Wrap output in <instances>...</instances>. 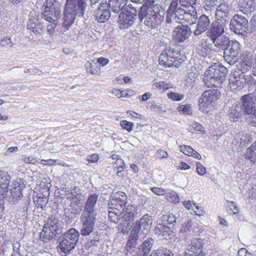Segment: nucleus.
Here are the masks:
<instances>
[{
	"label": "nucleus",
	"instance_id": "obj_1",
	"mask_svg": "<svg viewBox=\"0 0 256 256\" xmlns=\"http://www.w3.org/2000/svg\"><path fill=\"white\" fill-rule=\"evenodd\" d=\"M196 2V0H172L167 10L166 22L194 23L198 18L192 4Z\"/></svg>",
	"mask_w": 256,
	"mask_h": 256
},
{
	"label": "nucleus",
	"instance_id": "obj_2",
	"mask_svg": "<svg viewBox=\"0 0 256 256\" xmlns=\"http://www.w3.org/2000/svg\"><path fill=\"white\" fill-rule=\"evenodd\" d=\"M138 8L140 9V18L149 28H156L164 18V11L160 12L158 7L154 6L150 2L143 4Z\"/></svg>",
	"mask_w": 256,
	"mask_h": 256
},
{
	"label": "nucleus",
	"instance_id": "obj_3",
	"mask_svg": "<svg viewBox=\"0 0 256 256\" xmlns=\"http://www.w3.org/2000/svg\"><path fill=\"white\" fill-rule=\"evenodd\" d=\"M44 12L42 18L48 22L47 31L50 34L54 33L60 16V4L54 0H46L44 4Z\"/></svg>",
	"mask_w": 256,
	"mask_h": 256
},
{
	"label": "nucleus",
	"instance_id": "obj_4",
	"mask_svg": "<svg viewBox=\"0 0 256 256\" xmlns=\"http://www.w3.org/2000/svg\"><path fill=\"white\" fill-rule=\"evenodd\" d=\"M228 70L219 64H214L206 70L204 81L208 87H218L225 80Z\"/></svg>",
	"mask_w": 256,
	"mask_h": 256
},
{
	"label": "nucleus",
	"instance_id": "obj_5",
	"mask_svg": "<svg viewBox=\"0 0 256 256\" xmlns=\"http://www.w3.org/2000/svg\"><path fill=\"white\" fill-rule=\"evenodd\" d=\"M251 104L250 98L248 94L243 96L240 102L230 108L229 113L230 120L236 122L243 115H248Z\"/></svg>",
	"mask_w": 256,
	"mask_h": 256
},
{
	"label": "nucleus",
	"instance_id": "obj_6",
	"mask_svg": "<svg viewBox=\"0 0 256 256\" xmlns=\"http://www.w3.org/2000/svg\"><path fill=\"white\" fill-rule=\"evenodd\" d=\"M180 56V54L178 50L166 48L162 52L159 57V64L165 67L173 66L178 68L183 62Z\"/></svg>",
	"mask_w": 256,
	"mask_h": 256
},
{
	"label": "nucleus",
	"instance_id": "obj_7",
	"mask_svg": "<svg viewBox=\"0 0 256 256\" xmlns=\"http://www.w3.org/2000/svg\"><path fill=\"white\" fill-rule=\"evenodd\" d=\"M220 92L217 90L204 91L198 100L199 109L202 112H207L213 108L216 102L220 97Z\"/></svg>",
	"mask_w": 256,
	"mask_h": 256
},
{
	"label": "nucleus",
	"instance_id": "obj_8",
	"mask_svg": "<svg viewBox=\"0 0 256 256\" xmlns=\"http://www.w3.org/2000/svg\"><path fill=\"white\" fill-rule=\"evenodd\" d=\"M79 232L74 228H70L62 236L59 247L62 252L66 254L74 248L78 241Z\"/></svg>",
	"mask_w": 256,
	"mask_h": 256
},
{
	"label": "nucleus",
	"instance_id": "obj_9",
	"mask_svg": "<svg viewBox=\"0 0 256 256\" xmlns=\"http://www.w3.org/2000/svg\"><path fill=\"white\" fill-rule=\"evenodd\" d=\"M137 8L132 5H128L122 10L118 21L120 28H126L132 26L137 14Z\"/></svg>",
	"mask_w": 256,
	"mask_h": 256
},
{
	"label": "nucleus",
	"instance_id": "obj_10",
	"mask_svg": "<svg viewBox=\"0 0 256 256\" xmlns=\"http://www.w3.org/2000/svg\"><path fill=\"white\" fill-rule=\"evenodd\" d=\"M241 52V45L237 41L231 40L224 51V58L230 64H234L238 60Z\"/></svg>",
	"mask_w": 256,
	"mask_h": 256
},
{
	"label": "nucleus",
	"instance_id": "obj_11",
	"mask_svg": "<svg viewBox=\"0 0 256 256\" xmlns=\"http://www.w3.org/2000/svg\"><path fill=\"white\" fill-rule=\"evenodd\" d=\"M95 221L96 214H85L82 213L80 217L82 224L80 234L82 236H88L93 231Z\"/></svg>",
	"mask_w": 256,
	"mask_h": 256
},
{
	"label": "nucleus",
	"instance_id": "obj_12",
	"mask_svg": "<svg viewBox=\"0 0 256 256\" xmlns=\"http://www.w3.org/2000/svg\"><path fill=\"white\" fill-rule=\"evenodd\" d=\"M246 82L245 75L240 70H234L230 74L229 85L232 91L240 90Z\"/></svg>",
	"mask_w": 256,
	"mask_h": 256
},
{
	"label": "nucleus",
	"instance_id": "obj_13",
	"mask_svg": "<svg viewBox=\"0 0 256 256\" xmlns=\"http://www.w3.org/2000/svg\"><path fill=\"white\" fill-rule=\"evenodd\" d=\"M26 187L24 180L20 178H17L14 181L12 185L11 188L4 194V196L12 197L16 200H19L22 196V190Z\"/></svg>",
	"mask_w": 256,
	"mask_h": 256
},
{
	"label": "nucleus",
	"instance_id": "obj_14",
	"mask_svg": "<svg viewBox=\"0 0 256 256\" xmlns=\"http://www.w3.org/2000/svg\"><path fill=\"white\" fill-rule=\"evenodd\" d=\"M228 22V20L224 21L217 20L212 22L210 29L206 32L208 37L211 39L222 36L224 32V28Z\"/></svg>",
	"mask_w": 256,
	"mask_h": 256
},
{
	"label": "nucleus",
	"instance_id": "obj_15",
	"mask_svg": "<svg viewBox=\"0 0 256 256\" xmlns=\"http://www.w3.org/2000/svg\"><path fill=\"white\" fill-rule=\"evenodd\" d=\"M248 24V20L244 16L237 14L231 20L230 27L234 33L240 34L244 30Z\"/></svg>",
	"mask_w": 256,
	"mask_h": 256
},
{
	"label": "nucleus",
	"instance_id": "obj_16",
	"mask_svg": "<svg viewBox=\"0 0 256 256\" xmlns=\"http://www.w3.org/2000/svg\"><path fill=\"white\" fill-rule=\"evenodd\" d=\"M66 198L70 202L72 208L76 210L80 206L81 200H82L80 189L74 187L70 191H68L66 194Z\"/></svg>",
	"mask_w": 256,
	"mask_h": 256
},
{
	"label": "nucleus",
	"instance_id": "obj_17",
	"mask_svg": "<svg viewBox=\"0 0 256 256\" xmlns=\"http://www.w3.org/2000/svg\"><path fill=\"white\" fill-rule=\"evenodd\" d=\"M127 196L126 194L122 192H118L112 196L110 200L108 202L109 208L116 209L122 211V208L124 206Z\"/></svg>",
	"mask_w": 256,
	"mask_h": 256
},
{
	"label": "nucleus",
	"instance_id": "obj_18",
	"mask_svg": "<svg viewBox=\"0 0 256 256\" xmlns=\"http://www.w3.org/2000/svg\"><path fill=\"white\" fill-rule=\"evenodd\" d=\"M152 224V217L146 214L138 222L134 224V227L136 226L138 228V236L142 234L146 236L148 234Z\"/></svg>",
	"mask_w": 256,
	"mask_h": 256
},
{
	"label": "nucleus",
	"instance_id": "obj_19",
	"mask_svg": "<svg viewBox=\"0 0 256 256\" xmlns=\"http://www.w3.org/2000/svg\"><path fill=\"white\" fill-rule=\"evenodd\" d=\"M202 244L201 239L192 240L186 246L184 256H196L201 254L204 256V253L202 252Z\"/></svg>",
	"mask_w": 256,
	"mask_h": 256
},
{
	"label": "nucleus",
	"instance_id": "obj_20",
	"mask_svg": "<svg viewBox=\"0 0 256 256\" xmlns=\"http://www.w3.org/2000/svg\"><path fill=\"white\" fill-rule=\"evenodd\" d=\"M190 28L185 25H180L175 28L173 32V38L177 42H182L191 34Z\"/></svg>",
	"mask_w": 256,
	"mask_h": 256
},
{
	"label": "nucleus",
	"instance_id": "obj_21",
	"mask_svg": "<svg viewBox=\"0 0 256 256\" xmlns=\"http://www.w3.org/2000/svg\"><path fill=\"white\" fill-rule=\"evenodd\" d=\"M71 0H67L66 4L64 15V26L69 27L74 22L75 16L79 15L77 12L75 11L74 7L72 6Z\"/></svg>",
	"mask_w": 256,
	"mask_h": 256
},
{
	"label": "nucleus",
	"instance_id": "obj_22",
	"mask_svg": "<svg viewBox=\"0 0 256 256\" xmlns=\"http://www.w3.org/2000/svg\"><path fill=\"white\" fill-rule=\"evenodd\" d=\"M138 238V228L134 226L130 232L128 240L125 247L124 251L126 255L128 256V254H132L134 252Z\"/></svg>",
	"mask_w": 256,
	"mask_h": 256
},
{
	"label": "nucleus",
	"instance_id": "obj_23",
	"mask_svg": "<svg viewBox=\"0 0 256 256\" xmlns=\"http://www.w3.org/2000/svg\"><path fill=\"white\" fill-rule=\"evenodd\" d=\"M44 26L37 17L30 15L28 20L27 29L30 30L32 36H36L42 32Z\"/></svg>",
	"mask_w": 256,
	"mask_h": 256
},
{
	"label": "nucleus",
	"instance_id": "obj_24",
	"mask_svg": "<svg viewBox=\"0 0 256 256\" xmlns=\"http://www.w3.org/2000/svg\"><path fill=\"white\" fill-rule=\"evenodd\" d=\"M232 6L226 0H223L217 7L216 11V17L217 20L224 21L228 20L227 18L230 14Z\"/></svg>",
	"mask_w": 256,
	"mask_h": 256
},
{
	"label": "nucleus",
	"instance_id": "obj_25",
	"mask_svg": "<svg viewBox=\"0 0 256 256\" xmlns=\"http://www.w3.org/2000/svg\"><path fill=\"white\" fill-rule=\"evenodd\" d=\"M210 20L206 14H202L198 19V22L194 34L198 36L206 32L210 26Z\"/></svg>",
	"mask_w": 256,
	"mask_h": 256
},
{
	"label": "nucleus",
	"instance_id": "obj_26",
	"mask_svg": "<svg viewBox=\"0 0 256 256\" xmlns=\"http://www.w3.org/2000/svg\"><path fill=\"white\" fill-rule=\"evenodd\" d=\"M108 3L102 2L96 10V18L99 22H104L110 17V12Z\"/></svg>",
	"mask_w": 256,
	"mask_h": 256
},
{
	"label": "nucleus",
	"instance_id": "obj_27",
	"mask_svg": "<svg viewBox=\"0 0 256 256\" xmlns=\"http://www.w3.org/2000/svg\"><path fill=\"white\" fill-rule=\"evenodd\" d=\"M240 68L237 70H240L242 74L250 70L252 66V55L246 52L240 56Z\"/></svg>",
	"mask_w": 256,
	"mask_h": 256
},
{
	"label": "nucleus",
	"instance_id": "obj_28",
	"mask_svg": "<svg viewBox=\"0 0 256 256\" xmlns=\"http://www.w3.org/2000/svg\"><path fill=\"white\" fill-rule=\"evenodd\" d=\"M10 177L5 171L0 170V196L4 197V194L8 191L10 184Z\"/></svg>",
	"mask_w": 256,
	"mask_h": 256
},
{
	"label": "nucleus",
	"instance_id": "obj_29",
	"mask_svg": "<svg viewBox=\"0 0 256 256\" xmlns=\"http://www.w3.org/2000/svg\"><path fill=\"white\" fill-rule=\"evenodd\" d=\"M98 196L96 194H92L88 198L82 213L85 214H96L94 208L98 200Z\"/></svg>",
	"mask_w": 256,
	"mask_h": 256
},
{
	"label": "nucleus",
	"instance_id": "obj_30",
	"mask_svg": "<svg viewBox=\"0 0 256 256\" xmlns=\"http://www.w3.org/2000/svg\"><path fill=\"white\" fill-rule=\"evenodd\" d=\"M44 190L38 194L37 196L34 198V202L36 206L41 208L45 207L48 202V196H49V186H46L44 188Z\"/></svg>",
	"mask_w": 256,
	"mask_h": 256
},
{
	"label": "nucleus",
	"instance_id": "obj_31",
	"mask_svg": "<svg viewBox=\"0 0 256 256\" xmlns=\"http://www.w3.org/2000/svg\"><path fill=\"white\" fill-rule=\"evenodd\" d=\"M250 141L251 138L250 136L243 131L240 132L236 134L232 143L238 147L241 148L244 146L246 144L248 143Z\"/></svg>",
	"mask_w": 256,
	"mask_h": 256
},
{
	"label": "nucleus",
	"instance_id": "obj_32",
	"mask_svg": "<svg viewBox=\"0 0 256 256\" xmlns=\"http://www.w3.org/2000/svg\"><path fill=\"white\" fill-rule=\"evenodd\" d=\"M155 231L156 234L161 236L164 239H168L170 236H173V232L170 230V226L163 222L162 224H158Z\"/></svg>",
	"mask_w": 256,
	"mask_h": 256
},
{
	"label": "nucleus",
	"instance_id": "obj_33",
	"mask_svg": "<svg viewBox=\"0 0 256 256\" xmlns=\"http://www.w3.org/2000/svg\"><path fill=\"white\" fill-rule=\"evenodd\" d=\"M127 2L128 0H109L108 4L112 12L117 13L126 8Z\"/></svg>",
	"mask_w": 256,
	"mask_h": 256
},
{
	"label": "nucleus",
	"instance_id": "obj_34",
	"mask_svg": "<svg viewBox=\"0 0 256 256\" xmlns=\"http://www.w3.org/2000/svg\"><path fill=\"white\" fill-rule=\"evenodd\" d=\"M154 240L152 238H147L138 248V256H146L150 252Z\"/></svg>",
	"mask_w": 256,
	"mask_h": 256
},
{
	"label": "nucleus",
	"instance_id": "obj_35",
	"mask_svg": "<svg viewBox=\"0 0 256 256\" xmlns=\"http://www.w3.org/2000/svg\"><path fill=\"white\" fill-rule=\"evenodd\" d=\"M239 6L244 14L250 13L254 10L256 4L254 0H240Z\"/></svg>",
	"mask_w": 256,
	"mask_h": 256
},
{
	"label": "nucleus",
	"instance_id": "obj_36",
	"mask_svg": "<svg viewBox=\"0 0 256 256\" xmlns=\"http://www.w3.org/2000/svg\"><path fill=\"white\" fill-rule=\"evenodd\" d=\"M121 218L122 220H131L134 218V214L136 213V208L134 206L130 204L128 205L126 208L125 206L122 208V212Z\"/></svg>",
	"mask_w": 256,
	"mask_h": 256
},
{
	"label": "nucleus",
	"instance_id": "obj_37",
	"mask_svg": "<svg viewBox=\"0 0 256 256\" xmlns=\"http://www.w3.org/2000/svg\"><path fill=\"white\" fill-rule=\"evenodd\" d=\"M196 51L202 56H206L210 54L211 49L206 40H201L200 44L196 48Z\"/></svg>",
	"mask_w": 256,
	"mask_h": 256
},
{
	"label": "nucleus",
	"instance_id": "obj_38",
	"mask_svg": "<svg viewBox=\"0 0 256 256\" xmlns=\"http://www.w3.org/2000/svg\"><path fill=\"white\" fill-rule=\"evenodd\" d=\"M196 68H191L184 78V84L188 87L192 86L195 82L197 79L198 74L195 72Z\"/></svg>",
	"mask_w": 256,
	"mask_h": 256
},
{
	"label": "nucleus",
	"instance_id": "obj_39",
	"mask_svg": "<svg viewBox=\"0 0 256 256\" xmlns=\"http://www.w3.org/2000/svg\"><path fill=\"white\" fill-rule=\"evenodd\" d=\"M48 228H50L51 230L54 231L57 234H60L61 232L60 225L58 219L54 218H49L46 224L44 225Z\"/></svg>",
	"mask_w": 256,
	"mask_h": 256
},
{
	"label": "nucleus",
	"instance_id": "obj_40",
	"mask_svg": "<svg viewBox=\"0 0 256 256\" xmlns=\"http://www.w3.org/2000/svg\"><path fill=\"white\" fill-rule=\"evenodd\" d=\"M56 234V232L44 226L42 230L40 233V239L43 242H47L52 240Z\"/></svg>",
	"mask_w": 256,
	"mask_h": 256
},
{
	"label": "nucleus",
	"instance_id": "obj_41",
	"mask_svg": "<svg viewBox=\"0 0 256 256\" xmlns=\"http://www.w3.org/2000/svg\"><path fill=\"white\" fill-rule=\"evenodd\" d=\"M180 150L184 154L192 156L198 160H200L202 158L201 156L190 146H180Z\"/></svg>",
	"mask_w": 256,
	"mask_h": 256
},
{
	"label": "nucleus",
	"instance_id": "obj_42",
	"mask_svg": "<svg viewBox=\"0 0 256 256\" xmlns=\"http://www.w3.org/2000/svg\"><path fill=\"white\" fill-rule=\"evenodd\" d=\"M171 88H172V84L166 83L164 81H154L152 84V89L156 92H164Z\"/></svg>",
	"mask_w": 256,
	"mask_h": 256
},
{
	"label": "nucleus",
	"instance_id": "obj_43",
	"mask_svg": "<svg viewBox=\"0 0 256 256\" xmlns=\"http://www.w3.org/2000/svg\"><path fill=\"white\" fill-rule=\"evenodd\" d=\"M245 158L254 163L256 162V141L246 149Z\"/></svg>",
	"mask_w": 256,
	"mask_h": 256
},
{
	"label": "nucleus",
	"instance_id": "obj_44",
	"mask_svg": "<svg viewBox=\"0 0 256 256\" xmlns=\"http://www.w3.org/2000/svg\"><path fill=\"white\" fill-rule=\"evenodd\" d=\"M85 68L87 72H88L93 75H100L101 73L100 68L94 60H92L91 62H87L85 64Z\"/></svg>",
	"mask_w": 256,
	"mask_h": 256
},
{
	"label": "nucleus",
	"instance_id": "obj_45",
	"mask_svg": "<svg viewBox=\"0 0 256 256\" xmlns=\"http://www.w3.org/2000/svg\"><path fill=\"white\" fill-rule=\"evenodd\" d=\"M214 44L217 48L222 50H224L226 46L228 44V40L222 36L211 39Z\"/></svg>",
	"mask_w": 256,
	"mask_h": 256
},
{
	"label": "nucleus",
	"instance_id": "obj_46",
	"mask_svg": "<svg viewBox=\"0 0 256 256\" xmlns=\"http://www.w3.org/2000/svg\"><path fill=\"white\" fill-rule=\"evenodd\" d=\"M130 220H121L120 222L118 229V232L120 233H122L124 234H126L129 232H131L132 230L134 228V224L131 225L130 223L129 222Z\"/></svg>",
	"mask_w": 256,
	"mask_h": 256
},
{
	"label": "nucleus",
	"instance_id": "obj_47",
	"mask_svg": "<svg viewBox=\"0 0 256 256\" xmlns=\"http://www.w3.org/2000/svg\"><path fill=\"white\" fill-rule=\"evenodd\" d=\"M112 211H110L108 213V217L111 222H112L116 224L120 222V220H122L121 218L122 214V211L116 209H111Z\"/></svg>",
	"mask_w": 256,
	"mask_h": 256
},
{
	"label": "nucleus",
	"instance_id": "obj_48",
	"mask_svg": "<svg viewBox=\"0 0 256 256\" xmlns=\"http://www.w3.org/2000/svg\"><path fill=\"white\" fill-rule=\"evenodd\" d=\"M248 116L249 117L247 118L248 122L252 126L256 127V105L252 104Z\"/></svg>",
	"mask_w": 256,
	"mask_h": 256
},
{
	"label": "nucleus",
	"instance_id": "obj_49",
	"mask_svg": "<svg viewBox=\"0 0 256 256\" xmlns=\"http://www.w3.org/2000/svg\"><path fill=\"white\" fill-rule=\"evenodd\" d=\"M150 256H174V254L169 250L161 248L153 251Z\"/></svg>",
	"mask_w": 256,
	"mask_h": 256
},
{
	"label": "nucleus",
	"instance_id": "obj_50",
	"mask_svg": "<svg viewBox=\"0 0 256 256\" xmlns=\"http://www.w3.org/2000/svg\"><path fill=\"white\" fill-rule=\"evenodd\" d=\"M228 212L230 215L238 213L239 208L236 204L232 201H228L227 202Z\"/></svg>",
	"mask_w": 256,
	"mask_h": 256
},
{
	"label": "nucleus",
	"instance_id": "obj_51",
	"mask_svg": "<svg viewBox=\"0 0 256 256\" xmlns=\"http://www.w3.org/2000/svg\"><path fill=\"white\" fill-rule=\"evenodd\" d=\"M162 218L163 222L166 225H173L176 222V218L172 214L163 216Z\"/></svg>",
	"mask_w": 256,
	"mask_h": 256
},
{
	"label": "nucleus",
	"instance_id": "obj_52",
	"mask_svg": "<svg viewBox=\"0 0 256 256\" xmlns=\"http://www.w3.org/2000/svg\"><path fill=\"white\" fill-rule=\"evenodd\" d=\"M13 43L10 37L8 36L0 37V47H11Z\"/></svg>",
	"mask_w": 256,
	"mask_h": 256
},
{
	"label": "nucleus",
	"instance_id": "obj_53",
	"mask_svg": "<svg viewBox=\"0 0 256 256\" xmlns=\"http://www.w3.org/2000/svg\"><path fill=\"white\" fill-rule=\"evenodd\" d=\"M178 110L182 114H191L192 112V108L189 104L178 106Z\"/></svg>",
	"mask_w": 256,
	"mask_h": 256
},
{
	"label": "nucleus",
	"instance_id": "obj_54",
	"mask_svg": "<svg viewBox=\"0 0 256 256\" xmlns=\"http://www.w3.org/2000/svg\"><path fill=\"white\" fill-rule=\"evenodd\" d=\"M166 198L170 202H176L178 200V196L176 192L171 190L167 193L166 192Z\"/></svg>",
	"mask_w": 256,
	"mask_h": 256
},
{
	"label": "nucleus",
	"instance_id": "obj_55",
	"mask_svg": "<svg viewBox=\"0 0 256 256\" xmlns=\"http://www.w3.org/2000/svg\"><path fill=\"white\" fill-rule=\"evenodd\" d=\"M38 160V159L34 156H24L22 158V161L26 164H35Z\"/></svg>",
	"mask_w": 256,
	"mask_h": 256
},
{
	"label": "nucleus",
	"instance_id": "obj_56",
	"mask_svg": "<svg viewBox=\"0 0 256 256\" xmlns=\"http://www.w3.org/2000/svg\"><path fill=\"white\" fill-rule=\"evenodd\" d=\"M167 96L169 99L174 101H180L184 98L183 95L173 92L168 93Z\"/></svg>",
	"mask_w": 256,
	"mask_h": 256
},
{
	"label": "nucleus",
	"instance_id": "obj_57",
	"mask_svg": "<svg viewBox=\"0 0 256 256\" xmlns=\"http://www.w3.org/2000/svg\"><path fill=\"white\" fill-rule=\"evenodd\" d=\"M120 124L122 128L126 130L128 132H130L132 130L134 126L132 122H128L126 120H123L121 121Z\"/></svg>",
	"mask_w": 256,
	"mask_h": 256
},
{
	"label": "nucleus",
	"instance_id": "obj_58",
	"mask_svg": "<svg viewBox=\"0 0 256 256\" xmlns=\"http://www.w3.org/2000/svg\"><path fill=\"white\" fill-rule=\"evenodd\" d=\"M191 130H194L196 132H204V128L201 124L196 122H192L190 125Z\"/></svg>",
	"mask_w": 256,
	"mask_h": 256
},
{
	"label": "nucleus",
	"instance_id": "obj_59",
	"mask_svg": "<svg viewBox=\"0 0 256 256\" xmlns=\"http://www.w3.org/2000/svg\"><path fill=\"white\" fill-rule=\"evenodd\" d=\"M115 167L117 168L118 172H122L125 166V164L123 160L121 158H118L115 162Z\"/></svg>",
	"mask_w": 256,
	"mask_h": 256
},
{
	"label": "nucleus",
	"instance_id": "obj_60",
	"mask_svg": "<svg viewBox=\"0 0 256 256\" xmlns=\"http://www.w3.org/2000/svg\"><path fill=\"white\" fill-rule=\"evenodd\" d=\"M0 245V254H3L6 250L7 248H10L11 246V242L9 241H2Z\"/></svg>",
	"mask_w": 256,
	"mask_h": 256
},
{
	"label": "nucleus",
	"instance_id": "obj_61",
	"mask_svg": "<svg viewBox=\"0 0 256 256\" xmlns=\"http://www.w3.org/2000/svg\"><path fill=\"white\" fill-rule=\"evenodd\" d=\"M196 172L200 176H204L206 173V168L200 162H196Z\"/></svg>",
	"mask_w": 256,
	"mask_h": 256
},
{
	"label": "nucleus",
	"instance_id": "obj_62",
	"mask_svg": "<svg viewBox=\"0 0 256 256\" xmlns=\"http://www.w3.org/2000/svg\"><path fill=\"white\" fill-rule=\"evenodd\" d=\"M238 256H256V255L249 252L245 248H242L238 251Z\"/></svg>",
	"mask_w": 256,
	"mask_h": 256
},
{
	"label": "nucleus",
	"instance_id": "obj_63",
	"mask_svg": "<svg viewBox=\"0 0 256 256\" xmlns=\"http://www.w3.org/2000/svg\"><path fill=\"white\" fill-rule=\"evenodd\" d=\"M58 160H52V159H48V160H42L40 162V164L44 165V166H54L56 164Z\"/></svg>",
	"mask_w": 256,
	"mask_h": 256
},
{
	"label": "nucleus",
	"instance_id": "obj_64",
	"mask_svg": "<svg viewBox=\"0 0 256 256\" xmlns=\"http://www.w3.org/2000/svg\"><path fill=\"white\" fill-rule=\"evenodd\" d=\"M151 190L154 194L158 196H162L166 194L165 190L160 188H152Z\"/></svg>",
	"mask_w": 256,
	"mask_h": 256
}]
</instances>
